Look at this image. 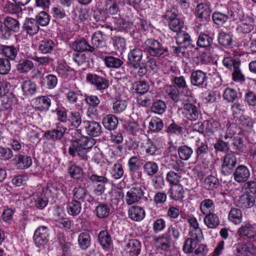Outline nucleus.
<instances>
[{
    "label": "nucleus",
    "instance_id": "nucleus-19",
    "mask_svg": "<svg viewBox=\"0 0 256 256\" xmlns=\"http://www.w3.org/2000/svg\"><path fill=\"white\" fill-rule=\"evenodd\" d=\"M84 128L88 135L93 137L98 136L102 133V128L100 124L94 120L84 121Z\"/></svg>",
    "mask_w": 256,
    "mask_h": 256
},
{
    "label": "nucleus",
    "instance_id": "nucleus-35",
    "mask_svg": "<svg viewBox=\"0 0 256 256\" xmlns=\"http://www.w3.org/2000/svg\"><path fill=\"white\" fill-rule=\"evenodd\" d=\"M51 100L47 96H40L36 98V108L40 111L48 110L51 106Z\"/></svg>",
    "mask_w": 256,
    "mask_h": 256
},
{
    "label": "nucleus",
    "instance_id": "nucleus-45",
    "mask_svg": "<svg viewBox=\"0 0 256 256\" xmlns=\"http://www.w3.org/2000/svg\"><path fill=\"white\" fill-rule=\"evenodd\" d=\"M150 86L148 82L144 80L137 81L132 84V90L136 93L143 94L150 89Z\"/></svg>",
    "mask_w": 256,
    "mask_h": 256
},
{
    "label": "nucleus",
    "instance_id": "nucleus-11",
    "mask_svg": "<svg viewBox=\"0 0 256 256\" xmlns=\"http://www.w3.org/2000/svg\"><path fill=\"white\" fill-rule=\"evenodd\" d=\"M232 172L234 180L238 183L246 182L250 175L249 168L243 164L238 166Z\"/></svg>",
    "mask_w": 256,
    "mask_h": 256
},
{
    "label": "nucleus",
    "instance_id": "nucleus-16",
    "mask_svg": "<svg viewBox=\"0 0 256 256\" xmlns=\"http://www.w3.org/2000/svg\"><path fill=\"white\" fill-rule=\"evenodd\" d=\"M114 28L107 26L106 28H110V30H117L120 32H130L133 26V22L124 20L120 17L116 18L114 20Z\"/></svg>",
    "mask_w": 256,
    "mask_h": 256
},
{
    "label": "nucleus",
    "instance_id": "nucleus-59",
    "mask_svg": "<svg viewBox=\"0 0 256 256\" xmlns=\"http://www.w3.org/2000/svg\"><path fill=\"white\" fill-rule=\"evenodd\" d=\"M240 120L241 124L247 131H252L253 128L254 120L248 116L242 115L240 116Z\"/></svg>",
    "mask_w": 256,
    "mask_h": 256
},
{
    "label": "nucleus",
    "instance_id": "nucleus-57",
    "mask_svg": "<svg viewBox=\"0 0 256 256\" xmlns=\"http://www.w3.org/2000/svg\"><path fill=\"white\" fill-rule=\"evenodd\" d=\"M104 35L101 31H98L94 33L92 38V43L94 48L102 47L104 44Z\"/></svg>",
    "mask_w": 256,
    "mask_h": 256
},
{
    "label": "nucleus",
    "instance_id": "nucleus-26",
    "mask_svg": "<svg viewBox=\"0 0 256 256\" xmlns=\"http://www.w3.org/2000/svg\"><path fill=\"white\" fill-rule=\"evenodd\" d=\"M19 48L13 45H0V54L4 55L6 58L10 60H15Z\"/></svg>",
    "mask_w": 256,
    "mask_h": 256
},
{
    "label": "nucleus",
    "instance_id": "nucleus-61",
    "mask_svg": "<svg viewBox=\"0 0 256 256\" xmlns=\"http://www.w3.org/2000/svg\"><path fill=\"white\" fill-rule=\"evenodd\" d=\"M164 127L162 120L157 117L153 118L149 122L148 128L150 130L154 132H158Z\"/></svg>",
    "mask_w": 256,
    "mask_h": 256
},
{
    "label": "nucleus",
    "instance_id": "nucleus-25",
    "mask_svg": "<svg viewBox=\"0 0 256 256\" xmlns=\"http://www.w3.org/2000/svg\"><path fill=\"white\" fill-rule=\"evenodd\" d=\"M72 48L78 52H94L95 48L90 46L84 38H80L75 40L72 45Z\"/></svg>",
    "mask_w": 256,
    "mask_h": 256
},
{
    "label": "nucleus",
    "instance_id": "nucleus-41",
    "mask_svg": "<svg viewBox=\"0 0 256 256\" xmlns=\"http://www.w3.org/2000/svg\"><path fill=\"white\" fill-rule=\"evenodd\" d=\"M98 240L101 246L106 248H108L112 243L110 234L107 230H102L98 235Z\"/></svg>",
    "mask_w": 256,
    "mask_h": 256
},
{
    "label": "nucleus",
    "instance_id": "nucleus-18",
    "mask_svg": "<svg viewBox=\"0 0 256 256\" xmlns=\"http://www.w3.org/2000/svg\"><path fill=\"white\" fill-rule=\"evenodd\" d=\"M67 130L68 128L58 123L56 124V128L52 130H46L44 136L54 141L60 140L64 137Z\"/></svg>",
    "mask_w": 256,
    "mask_h": 256
},
{
    "label": "nucleus",
    "instance_id": "nucleus-34",
    "mask_svg": "<svg viewBox=\"0 0 256 256\" xmlns=\"http://www.w3.org/2000/svg\"><path fill=\"white\" fill-rule=\"evenodd\" d=\"M82 206L80 201L72 200L66 203V210L71 216H78L81 212Z\"/></svg>",
    "mask_w": 256,
    "mask_h": 256
},
{
    "label": "nucleus",
    "instance_id": "nucleus-13",
    "mask_svg": "<svg viewBox=\"0 0 256 256\" xmlns=\"http://www.w3.org/2000/svg\"><path fill=\"white\" fill-rule=\"evenodd\" d=\"M12 164L18 170L27 169L32 166V160L30 156L18 154L14 156Z\"/></svg>",
    "mask_w": 256,
    "mask_h": 256
},
{
    "label": "nucleus",
    "instance_id": "nucleus-39",
    "mask_svg": "<svg viewBox=\"0 0 256 256\" xmlns=\"http://www.w3.org/2000/svg\"><path fill=\"white\" fill-rule=\"evenodd\" d=\"M82 116L78 112H70L68 115V122L70 126L73 128H77L82 124Z\"/></svg>",
    "mask_w": 256,
    "mask_h": 256
},
{
    "label": "nucleus",
    "instance_id": "nucleus-21",
    "mask_svg": "<svg viewBox=\"0 0 256 256\" xmlns=\"http://www.w3.org/2000/svg\"><path fill=\"white\" fill-rule=\"evenodd\" d=\"M255 201V196L246 192L240 196L236 206L242 208H248L254 206Z\"/></svg>",
    "mask_w": 256,
    "mask_h": 256
},
{
    "label": "nucleus",
    "instance_id": "nucleus-9",
    "mask_svg": "<svg viewBox=\"0 0 256 256\" xmlns=\"http://www.w3.org/2000/svg\"><path fill=\"white\" fill-rule=\"evenodd\" d=\"M3 24L7 28L5 32L2 34V38L4 39L8 40L10 38L11 36V31L14 32H18L20 30V22L16 19L7 16L4 20Z\"/></svg>",
    "mask_w": 256,
    "mask_h": 256
},
{
    "label": "nucleus",
    "instance_id": "nucleus-31",
    "mask_svg": "<svg viewBox=\"0 0 256 256\" xmlns=\"http://www.w3.org/2000/svg\"><path fill=\"white\" fill-rule=\"evenodd\" d=\"M165 162L169 168L172 169L176 172L180 170V164L182 161L178 159L176 154H170L166 158Z\"/></svg>",
    "mask_w": 256,
    "mask_h": 256
},
{
    "label": "nucleus",
    "instance_id": "nucleus-40",
    "mask_svg": "<svg viewBox=\"0 0 256 256\" xmlns=\"http://www.w3.org/2000/svg\"><path fill=\"white\" fill-rule=\"evenodd\" d=\"M228 18L231 20H241L244 16L243 10L238 6H232L227 14Z\"/></svg>",
    "mask_w": 256,
    "mask_h": 256
},
{
    "label": "nucleus",
    "instance_id": "nucleus-60",
    "mask_svg": "<svg viewBox=\"0 0 256 256\" xmlns=\"http://www.w3.org/2000/svg\"><path fill=\"white\" fill-rule=\"evenodd\" d=\"M214 208V204L212 200L210 199H205L202 200L200 205L201 212L206 214L210 212Z\"/></svg>",
    "mask_w": 256,
    "mask_h": 256
},
{
    "label": "nucleus",
    "instance_id": "nucleus-15",
    "mask_svg": "<svg viewBox=\"0 0 256 256\" xmlns=\"http://www.w3.org/2000/svg\"><path fill=\"white\" fill-rule=\"evenodd\" d=\"M207 79L206 74L200 70L194 71L190 75L192 84L200 88H204L206 86Z\"/></svg>",
    "mask_w": 256,
    "mask_h": 256
},
{
    "label": "nucleus",
    "instance_id": "nucleus-47",
    "mask_svg": "<svg viewBox=\"0 0 256 256\" xmlns=\"http://www.w3.org/2000/svg\"><path fill=\"white\" fill-rule=\"evenodd\" d=\"M130 174L133 176L140 167V156H134L129 158L128 163Z\"/></svg>",
    "mask_w": 256,
    "mask_h": 256
},
{
    "label": "nucleus",
    "instance_id": "nucleus-5",
    "mask_svg": "<svg viewBox=\"0 0 256 256\" xmlns=\"http://www.w3.org/2000/svg\"><path fill=\"white\" fill-rule=\"evenodd\" d=\"M237 163V159L234 152H230L224 157L222 164L221 172L222 174L228 176L232 173Z\"/></svg>",
    "mask_w": 256,
    "mask_h": 256
},
{
    "label": "nucleus",
    "instance_id": "nucleus-50",
    "mask_svg": "<svg viewBox=\"0 0 256 256\" xmlns=\"http://www.w3.org/2000/svg\"><path fill=\"white\" fill-rule=\"evenodd\" d=\"M178 152L180 160H188L193 154L192 149L188 146H182L178 148Z\"/></svg>",
    "mask_w": 256,
    "mask_h": 256
},
{
    "label": "nucleus",
    "instance_id": "nucleus-58",
    "mask_svg": "<svg viewBox=\"0 0 256 256\" xmlns=\"http://www.w3.org/2000/svg\"><path fill=\"white\" fill-rule=\"evenodd\" d=\"M240 62H236L235 64V66L233 68L232 78L234 82H242L246 80L245 76L240 68Z\"/></svg>",
    "mask_w": 256,
    "mask_h": 256
},
{
    "label": "nucleus",
    "instance_id": "nucleus-51",
    "mask_svg": "<svg viewBox=\"0 0 256 256\" xmlns=\"http://www.w3.org/2000/svg\"><path fill=\"white\" fill-rule=\"evenodd\" d=\"M73 200L84 202L88 196L87 190L81 186L76 187L72 190Z\"/></svg>",
    "mask_w": 256,
    "mask_h": 256
},
{
    "label": "nucleus",
    "instance_id": "nucleus-54",
    "mask_svg": "<svg viewBox=\"0 0 256 256\" xmlns=\"http://www.w3.org/2000/svg\"><path fill=\"white\" fill-rule=\"evenodd\" d=\"M228 219L236 224H240L242 222V211L237 208H232L228 214Z\"/></svg>",
    "mask_w": 256,
    "mask_h": 256
},
{
    "label": "nucleus",
    "instance_id": "nucleus-52",
    "mask_svg": "<svg viewBox=\"0 0 256 256\" xmlns=\"http://www.w3.org/2000/svg\"><path fill=\"white\" fill-rule=\"evenodd\" d=\"M34 68V64L29 60H22L16 65V70L20 73L26 74Z\"/></svg>",
    "mask_w": 256,
    "mask_h": 256
},
{
    "label": "nucleus",
    "instance_id": "nucleus-33",
    "mask_svg": "<svg viewBox=\"0 0 256 256\" xmlns=\"http://www.w3.org/2000/svg\"><path fill=\"white\" fill-rule=\"evenodd\" d=\"M21 88L24 95L31 96L36 92L37 88L36 83L31 80H26L21 86Z\"/></svg>",
    "mask_w": 256,
    "mask_h": 256
},
{
    "label": "nucleus",
    "instance_id": "nucleus-8",
    "mask_svg": "<svg viewBox=\"0 0 256 256\" xmlns=\"http://www.w3.org/2000/svg\"><path fill=\"white\" fill-rule=\"evenodd\" d=\"M48 228L46 226H40L34 232L33 240L37 247L44 246L48 241Z\"/></svg>",
    "mask_w": 256,
    "mask_h": 256
},
{
    "label": "nucleus",
    "instance_id": "nucleus-55",
    "mask_svg": "<svg viewBox=\"0 0 256 256\" xmlns=\"http://www.w3.org/2000/svg\"><path fill=\"white\" fill-rule=\"evenodd\" d=\"M200 242L191 238H187L183 246L184 252L186 254L192 253Z\"/></svg>",
    "mask_w": 256,
    "mask_h": 256
},
{
    "label": "nucleus",
    "instance_id": "nucleus-48",
    "mask_svg": "<svg viewBox=\"0 0 256 256\" xmlns=\"http://www.w3.org/2000/svg\"><path fill=\"white\" fill-rule=\"evenodd\" d=\"M166 105L164 101L157 100L153 102L150 111L156 114H162L166 111Z\"/></svg>",
    "mask_w": 256,
    "mask_h": 256
},
{
    "label": "nucleus",
    "instance_id": "nucleus-29",
    "mask_svg": "<svg viewBox=\"0 0 256 256\" xmlns=\"http://www.w3.org/2000/svg\"><path fill=\"white\" fill-rule=\"evenodd\" d=\"M110 210V208L108 204L100 202L98 203L94 212L97 218L102 219L108 217Z\"/></svg>",
    "mask_w": 256,
    "mask_h": 256
},
{
    "label": "nucleus",
    "instance_id": "nucleus-30",
    "mask_svg": "<svg viewBox=\"0 0 256 256\" xmlns=\"http://www.w3.org/2000/svg\"><path fill=\"white\" fill-rule=\"evenodd\" d=\"M102 123L106 130L111 131L117 128L118 120L114 115L109 114L103 118Z\"/></svg>",
    "mask_w": 256,
    "mask_h": 256
},
{
    "label": "nucleus",
    "instance_id": "nucleus-49",
    "mask_svg": "<svg viewBox=\"0 0 256 256\" xmlns=\"http://www.w3.org/2000/svg\"><path fill=\"white\" fill-rule=\"evenodd\" d=\"M144 172L149 176H152L157 174L158 170V164L153 161L145 162L143 166Z\"/></svg>",
    "mask_w": 256,
    "mask_h": 256
},
{
    "label": "nucleus",
    "instance_id": "nucleus-53",
    "mask_svg": "<svg viewBox=\"0 0 256 256\" xmlns=\"http://www.w3.org/2000/svg\"><path fill=\"white\" fill-rule=\"evenodd\" d=\"M218 42L220 45L224 47L230 46L232 43V36L228 33L221 32L218 36Z\"/></svg>",
    "mask_w": 256,
    "mask_h": 256
},
{
    "label": "nucleus",
    "instance_id": "nucleus-27",
    "mask_svg": "<svg viewBox=\"0 0 256 256\" xmlns=\"http://www.w3.org/2000/svg\"><path fill=\"white\" fill-rule=\"evenodd\" d=\"M154 244L157 249L168 251L172 246L171 238L167 236V235H164L162 236L155 238Z\"/></svg>",
    "mask_w": 256,
    "mask_h": 256
},
{
    "label": "nucleus",
    "instance_id": "nucleus-32",
    "mask_svg": "<svg viewBox=\"0 0 256 256\" xmlns=\"http://www.w3.org/2000/svg\"><path fill=\"white\" fill-rule=\"evenodd\" d=\"M144 210L138 206H132L128 210L129 217L134 221H140L144 217Z\"/></svg>",
    "mask_w": 256,
    "mask_h": 256
},
{
    "label": "nucleus",
    "instance_id": "nucleus-64",
    "mask_svg": "<svg viewBox=\"0 0 256 256\" xmlns=\"http://www.w3.org/2000/svg\"><path fill=\"white\" fill-rule=\"evenodd\" d=\"M244 102L250 107L256 106V93L249 90L244 94Z\"/></svg>",
    "mask_w": 256,
    "mask_h": 256
},
{
    "label": "nucleus",
    "instance_id": "nucleus-24",
    "mask_svg": "<svg viewBox=\"0 0 256 256\" xmlns=\"http://www.w3.org/2000/svg\"><path fill=\"white\" fill-rule=\"evenodd\" d=\"M16 97L14 94H9L2 97L0 111L6 110L10 112L12 110V106L16 104Z\"/></svg>",
    "mask_w": 256,
    "mask_h": 256
},
{
    "label": "nucleus",
    "instance_id": "nucleus-14",
    "mask_svg": "<svg viewBox=\"0 0 256 256\" xmlns=\"http://www.w3.org/2000/svg\"><path fill=\"white\" fill-rule=\"evenodd\" d=\"M254 242L251 240L238 242L234 245L236 251L240 254H254L256 253V246Z\"/></svg>",
    "mask_w": 256,
    "mask_h": 256
},
{
    "label": "nucleus",
    "instance_id": "nucleus-42",
    "mask_svg": "<svg viewBox=\"0 0 256 256\" xmlns=\"http://www.w3.org/2000/svg\"><path fill=\"white\" fill-rule=\"evenodd\" d=\"M204 124L205 135L208 136L214 135V132L220 126L219 122L214 120H206L204 122Z\"/></svg>",
    "mask_w": 256,
    "mask_h": 256
},
{
    "label": "nucleus",
    "instance_id": "nucleus-38",
    "mask_svg": "<svg viewBox=\"0 0 256 256\" xmlns=\"http://www.w3.org/2000/svg\"><path fill=\"white\" fill-rule=\"evenodd\" d=\"M213 44V39L208 34L200 33L198 36L196 44L198 46L202 48H209Z\"/></svg>",
    "mask_w": 256,
    "mask_h": 256
},
{
    "label": "nucleus",
    "instance_id": "nucleus-3",
    "mask_svg": "<svg viewBox=\"0 0 256 256\" xmlns=\"http://www.w3.org/2000/svg\"><path fill=\"white\" fill-rule=\"evenodd\" d=\"M162 16L168 21V26L171 30L176 34L182 31L184 22L182 20L178 18L177 10L176 8H172L168 10Z\"/></svg>",
    "mask_w": 256,
    "mask_h": 256
},
{
    "label": "nucleus",
    "instance_id": "nucleus-62",
    "mask_svg": "<svg viewBox=\"0 0 256 256\" xmlns=\"http://www.w3.org/2000/svg\"><path fill=\"white\" fill-rule=\"evenodd\" d=\"M106 10L110 14H116L119 10L118 4L112 0H104Z\"/></svg>",
    "mask_w": 256,
    "mask_h": 256
},
{
    "label": "nucleus",
    "instance_id": "nucleus-2",
    "mask_svg": "<svg viewBox=\"0 0 256 256\" xmlns=\"http://www.w3.org/2000/svg\"><path fill=\"white\" fill-rule=\"evenodd\" d=\"M142 47L144 52L152 56L158 57L167 52V50L160 42L153 38H147L142 44Z\"/></svg>",
    "mask_w": 256,
    "mask_h": 256
},
{
    "label": "nucleus",
    "instance_id": "nucleus-43",
    "mask_svg": "<svg viewBox=\"0 0 256 256\" xmlns=\"http://www.w3.org/2000/svg\"><path fill=\"white\" fill-rule=\"evenodd\" d=\"M90 236L88 232H81L78 236V241L80 248L86 250L90 246Z\"/></svg>",
    "mask_w": 256,
    "mask_h": 256
},
{
    "label": "nucleus",
    "instance_id": "nucleus-20",
    "mask_svg": "<svg viewBox=\"0 0 256 256\" xmlns=\"http://www.w3.org/2000/svg\"><path fill=\"white\" fill-rule=\"evenodd\" d=\"M176 44L183 48L193 47L192 40L190 34L185 31H182L176 34L175 36Z\"/></svg>",
    "mask_w": 256,
    "mask_h": 256
},
{
    "label": "nucleus",
    "instance_id": "nucleus-23",
    "mask_svg": "<svg viewBox=\"0 0 256 256\" xmlns=\"http://www.w3.org/2000/svg\"><path fill=\"white\" fill-rule=\"evenodd\" d=\"M56 40L49 38H44L40 41L38 50L42 54H51L56 46Z\"/></svg>",
    "mask_w": 256,
    "mask_h": 256
},
{
    "label": "nucleus",
    "instance_id": "nucleus-63",
    "mask_svg": "<svg viewBox=\"0 0 256 256\" xmlns=\"http://www.w3.org/2000/svg\"><path fill=\"white\" fill-rule=\"evenodd\" d=\"M204 183L208 189L212 190L218 186L219 180L216 176L210 175L205 178Z\"/></svg>",
    "mask_w": 256,
    "mask_h": 256
},
{
    "label": "nucleus",
    "instance_id": "nucleus-36",
    "mask_svg": "<svg viewBox=\"0 0 256 256\" xmlns=\"http://www.w3.org/2000/svg\"><path fill=\"white\" fill-rule=\"evenodd\" d=\"M170 198L174 200H179L184 197V190L180 184H176L171 187L169 190Z\"/></svg>",
    "mask_w": 256,
    "mask_h": 256
},
{
    "label": "nucleus",
    "instance_id": "nucleus-6",
    "mask_svg": "<svg viewBox=\"0 0 256 256\" xmlns=\"http://www.w3.org/2000/svg\"><path fill=\"white\" fill-rule=\"evenodd\" d=\"M236 234L240 238H246L256 243V230L254 226L249 222L242 224Z\"/></svg>",
    "mask_w": 256,
    "mask_h": 256
},
{
    "label": "nucleus",
    "instance_id": "nucleus-7",
    "mask_svg": "<svg viewBox=\"0 0 256 256\" xmlns=\"http://www.w3.org/2000/svg\"><path fill=\"white\" fill-rule=\"evenodd\" d=\"M86 80L88 82L93 85L97 90H104L109 86L108 80L94 74H88Z\"/></svg>",
    "mask_w": 256,
    "mask_h": 256
},
{
    "label": "nucleus",
    "instance_id": "nucleus-12",
    "mask_svg": "<svg viewBox=\"0 0 256 256\" xmlns=\"http://www.w3.org/2000/svg\"><path fill=\"white\" fill-rule=\"evenodd\" d=\"M182 112L186 118L191 120H195L198 118L200 112L196 105L186 102H182Z\"/></svg>",
    "mask_w": 256,
    "mask_h": 256
},
{
    "label": "nucleus",
    "instance_id": "nucleus-22",
    "mask_svg": "<svg viewBox=\"0 0 256 256\" xmlns=\"http://www.w3.org/2000/svg\"><path fill=\"white\" fill-rule=\"evenodd\" d=\"M23 30L30 36L36 34L40 30V26L36 20L33 18H26L23 24Z\"/></svg>",
    "mask_w": 256,
    "mask_h": 256
},
{
    "label": "nucleus",
    "instance_id": "nucleus-28",
    "mask_svg": "<svg viewBox=\"0 0 256 256\" xmlns=\"http://www.w3.org/2000/svg\"><path fill=\"white\" fill-rule=\"evenodd\" d=\"M141 244L136 239L130 240L126 246V251L128 256H138L140 252Z\"/></svg>",
    "mask_w": 256,
    "mask_h": 256
},
{
    "label": "nucleus",
    "instance_id": "nucleus-37",
    "mask_svg": "<svg viewBox=\"0 0 256 256\" xmlns=\"http://www.w3.org/2000/svg\"><path fill=\"white\" fill-rule=\"evenodd\" d=\"M204 222L208 228H215L220 223L218 216L213 212H209L205 214Z\"/></svg>",
    "mask_w": 256,
    "mask_h": 256
},
{
    "label": "nucleus",
    "instance_id": "nucleus-1",
    "mask_svg": "<svg viewBox=\"0 0 256 256\" xmlns=\"http://www.w3.org/2000/svg\"><path fill=\"white\" fill-rule=\"evenodd\" d=\"M74 138L70 140L68 152L70 156L73 158L78 157L82 162L86 163L88 160V153L92 147V144H90V140L88 137H81L82 130L80 129L73 130Z\"/></svg>",
    "mask_w": 256,
    "mask_h": 256
},
{
    "label": "nucleus",
    "instance_id": "nucleus-56",
    "mask_svg": "<svg viewBox=\"0 0 256 256\" xmlns=\"http://www.w3.org/2000/svg\"><path fill=\"white\" fill-rule=\"evenodd\" d=\"M196 146L197 148L196 150V158L202 160L208 154L210 150L206 142H201L200 144H196Z\"/></svg>",
    "mask_w": 256,
    "mask_h": 256
},
{
    "label": "nucleus",
    "instance_id": "nucleus-10",
    "mask_svg": "<svg viewBox=\"0 0 256 256\" xmlns=\"http://www.w3.org/2000/svg\"><path fill=\"white\" fill-rule=\"evenodd\" d=\"M211 12L210 5L202 2L197 4L194 14L200 21L206 22L210 18Z\"/></svg>",
    "mask_w": 256,
    "mask_h": 256
},
{
    "label": "nucleus",
    "instance_id": "nucleus-17",
    "mask_svg": "<svg viewBox=\"0 0 256 256\" xmlns=\"http://www.w3.org/2000/svg\"><path fill=\"white\" fill-rule=\"evenodd\" d=\"M142 58V51L139 48H134L131 50L128 54V66L134 69H138Z\"/></svg>",
    "mask_w": 256,
    "mask_h": 256
},
{
    "label": "nucleus",
    "instance_id": "nucleus-4",
    "mask_svg": "<svg viewBox=\"0 0 256 256\" xmlns=\"http://www.w3.org/2000/svg\"><path fill=\"white\" fill-rule=\"evenodd\" d=\"M144 192L140 186L134 185L127 192L125 201L128 205L138 203L144 196Z\"/></svg>",
    "mask_w": 256,
    "mask_h": 256
},
{
    "label": "nucleus",
    "instance_id": "nucleus-44",
    "mask_svg": "<svg viewBox=\"0 0 256 256\" xmlns=\"http://www.w3.org/2000/svg\"><path fill=\"white\" fill-rule=\"evenodd\" d=\"M104 61L106 67L108 68H118L124 64L123 61L116 57L112 56H106L104 59Z\"/></svg>",
    "mask_w": 256,
    "mask_h": 256
},
{
    "label": "nucleus",
    "instance_id": "nucleus-46",
    "mask_svg": "<svg viewBox=\"0 0 256 256\" xmlns=\"http://www.w3.org/2000/svg\"><path fill=\"white\" fill-rule=\"evenodd\" d=\"M166 90L168 96L174 102L177 103L181 101V96L176 87L172 85H167Z\"/></svg>",
    "mask_w": 256,
    "mask_h": 256
}]
</instances>
